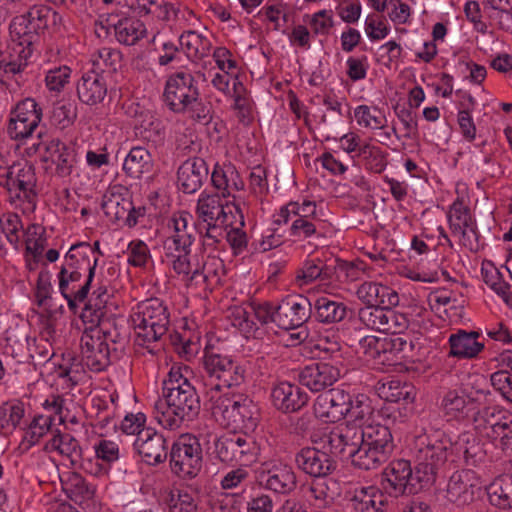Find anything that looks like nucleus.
<instances>
[{
  "label": "nucleus",
  "instance_id": "1",
  "mask_svg": "<svg viewBox=\"0 0 512 512\" xmlns=\"http://www.w3.org/2000/svg\"><path fill=\"white\" fill-rule=\"evenodd\" d=\"M452 448L450 438L441 430L415 437L412 453L415 471L408 460L392 461L383 472V489L391 496L415 494L424 485L432 484L448 459Z\"/></svg>",
  "mask_w": 512,
  "mask_h": 512
},
{
  "label": "nucleus",
  "instance_id": "2",
  "mask_svg": "<svg viewBox=\"0 0 512 512\" xmlns=\"http://www.w3.org/2000/svg\"><path fill=\"white\" fill-rule=\"evenodd\" d=\"M187 366H172L163 382L162 398L155 403V418L169 430L187 426L200 412V398L187 378Z\"/></svg>",
  "mask_w": 512,
  "mask_h": 512
},
{
  "label": "nucleus",
  "instance_id": "3",
  "mask_svg": "<svg viewBox=\"0 0 512 512\" xmlns=\"http://www.w3.org/2000/svg\"><path fill=\"white\" fill-rule=\"evenodd\" d=\"M97 262L94 249L87 242L72 245L65 254L57 277L59 291L71 311L76 312L78 304L86 300Z\"/></svg>",
  "mask_w": 512,
  "mask_h": 512
},
{
  "label": "nucleus",
  "instance_id": "4",
  "mask_svg": "<svg viewBox=\"0 0 512 512\" xmlns=\"http://www.w3.org/2000/svg\"><path fill=\"white\" fill-rule=\"evenodd\" d=\"M163 99L174 113L187 114L204 125L212 120L211 104L200 98L197 82L190 73L181 71L170 75L166 80Z\"/></svg>",
  "mask_w": 512,
  "mask_h": 512
},
{
  "label": "nucleus",
  "instance_id": "5",
  "mask_svg": "<svg viewBox=\"0 0 512 512\" xmlns=\"http://www.w3.org/2000/svg\"><path fill=\"white\" fill-rule=\"evenodd\" d=\"M132 321L138 345L145 346L148 353L155 354L156 346L151 344L159 342L168 331V308L158 298L147 299L137 306Z\"/></svg>",
  "mask_w": 512,
  "mask_h": 512
},
{
  "label": "nucleus",
  "instance_id": "6",
  "mask_svg": "<svg viewBox=\"0 0 512 512\" xmlns=\"http://www.w3.org/2000/svg\"><path fill=\"white\" fill-rule=\"evenodd\" d=\"M195 238L167 237L163 241V249L166 258L171 262L175 273L182 276L186 285H201L209 281L206 272L207 263L203 262L198 254H193L191 247Z\"/></svg>",
  "mask_w": 512,
  "mask_h": 512
},
{
  "label": "nucleus",
  "instance_id": "7",
  "mask_svg": "<svg viewBox=\"0 0 512 512\" xmlns=\"http://www.w3.org/2000/svg\"><path fill=\"white\" fill-rule=\"evenodd\" d=\"M365 355L374 361L375 365L392 367L401 364L412 357L414 343L408 335H393L388 337L366 336L361 342Z\"/></svg>",
  "mask_w": 512,
  "mask_h": 512
},
{
  "label": "nucleus",
  "instance_id": "8",
  "mask_svg": "<svg viewBox=\"0 0 512 512\" xmlns=\"http://www.w3.org/2000/svg\"><path fill=\"white\" fill-rule=\"evenodd\" d=\"M120 333L114 327L113 331H102L101 328L84 330L80 338L81 357L84 364L92 371L100 372L111 363V353L117 348Z\"/></svg>",
  "mask_w": 512,
  "mask_h": 512
},
{
  "label": "nucleus",
  "instance_id": "9",
  "mask_svg": "<svg viewBox=\"0 0 512 512\" xmlns=\"http://www.w3.org/2000/svg\"><path fill=\"white\" fill-rule=\"evenodd\" d=\"M212 414L221 417L226 425L253 431L259 422V409L249 397L244 395H221L211 406Z\"/></svg>",
  "mask_w": 512,
  "mask_h": 512
},
{
  "label": "nucleus",
  "instance_id": "10",
  "mask_svg": "<svg viewBox=\"0 0 512 512\" xmlns=\"http://www.w3.org/2000/svg\"><path fill=\"white\" fill-rule=\"evenodd\" d=\"M12 50L19 61L12 60L4 63L6 73L16 74L26 66L27 59L32 55L34 45L39 42L41 32L35 28L24 14L12 19L9 26Z\"/></svg>",
  "mask_w": 512,
  "mask_h": 512
},
{
  "label": "nucleus",
  "instance_id": "11",
  "mask_svg": "<svg viewBox=\"0 0 512 512\" xmlns=\"http://www.w3.org/2000/svg\"><path fill=\"white\" fill-rule=\"evenodd\" d=\"M170 467L173 473L182 478L195 477L202 467V448L198 439L182 435L172 445Z\"/></svg>",
  "mask_w": 512,
  "mask_h": 512
},
{
  "label": "nucleus",
  "instance_id": "12",
  "mask_svg": "<svg viewBox=\"0 0 512 512\" xmlns=\"http://www.w3.org/2000/svg\"><path fill=\"white\" fill-rule=\"evenodd\" d=\"M42 119V109L32 98L19 101L11 110L6 133L12 140H23L32 135Z\"/></svg>",
  "mask_w": 512,
  "mask_h": 512
},
{
  "label": "nucleus",
  "instance_id": "13",
  "mask_svg": "<svg viewBox=\"0 0 512 512\" xmlns=\"http://www.w3.org/2000/svg\"><path fill=\"white\" fill-rule=\"evenodd\" d=\"M7 183L4 188L7 191L11 203H27L35 206L36 199V174L35 169L28 163H13Z\"/></svg>",
  "mask_w": 512,
  "mask_h": 512
},
{
  "label": "nucleus",
  "instance_id": "14",
  "mask_svg": "<svg viewBox=\"0 0 512 512\" xmlns=\"http://www.w3.org/2000/svg\"><path fill=\"white\" fill-rule=\"evenodd\" d=\"M312 315V303L303 295H289L276 306L274 323L281 329L301 327Z\"/></svg>",
  "mask_w": 512,
  "mask_h": 512
},
{
  "label": "nucleus",
  "instance_id": "15",
  "mask_svg": "<svg viewBox=\"0 0 512 512\" xmlns=\"http://www.w3.org/2000/svg\"><path fill=\"white\" fill-rule=\"evenodd\" d=\"M350 394L342 389H330L320 394L313 405L314 414L326 423H335L347 416Z\"/></svg>",
  "mask_w": 512,
  "mask_h": 512
},
{
  "label": "nucleus",
  "instance_id": "16",
  "mask_svg": "<svg viewBox=\"0 0 512 512\" xmlns=\"http://www.w3.org/2000/svg\"><path fill=\"white\" fill-rule=\"evenodd\" d=\"M299 382L312 392H320L332 386L340 378V368L330 362H318L301 369Z\"/></svg>",
  "mask_w": 512,
  "mask_h": 512
},
{
  "label": "nucleus",
  "instance_id": "17",
  "mask_svg": "<svg viewBox=\"0 0 512 512\" xmlns=\"http://www.w3.org/2000/svg\"><path fill=\"white\" fill-rule=\"evenodd\" d=\"M509 422L506 411L496 405L485 406L473 415L474 429L490 441H496Z\"/></svg>",
  "mask_w": 512,
  "mask_h": 512
},
{
  "label": "nucleus",
  "instance_id": "18",
  "mask_svg": "<svg viewBox=\"0 0 512 512\" xmlns=\"http://www.w3.org/2000/svg\"><path fill=\"white\" fill-rule=\"evenodd\" d=\"M297 467L314 478H326L335 469V462L326 452L315 447H304L295 455Z\"/></svg>",
  "mask_w": 512,
  "mask_h": 512
},
{
  "label": "nucleus",
  "instance_id": "19",
  "mask_svg": "<svg viewBox=\"0 0 512 512\" xmlns=\"http://www.w3.org/2000/svg\"><path fill=\"white\" fill-rule=\"evenodd\" d=\"M133 445L142 460L149 465L162 463L167 458L166 439L153 428L147 427L139 433Z\"/></svg>",
  "mask_w": 512,
  "mask_h": 512
},
{
  "label": "nucleus",
  "instance_id": "20",
  "mask_svg": "<svg viewBox=\"0 0 512 512\" xmlns=\"http://www.w3.org/2000/svg\"><path fill=\"white\" fill-rule=\"evenodd\" d=\"M209 170L204 159L188 158L177 170V183L186 194L197 192L208 179Z\"/></svg>",
  "mask_w": 512,
  "mask_h": 512
},
{
  "label": "nucleus",
  "instance_id": "21",
  "mask_svg": "<svg viewBox=\"0 0 512 512\" xmlns=\"http://www.w3.org/2000/svg\"><path fill=\"white\" fill-rule=\"evenodd\" d=\"M361 429L357 423H345L335 427L327 435V443L331 452L338 455L351 457L361 441Z\"/></svg>",
  "mask_w": 512,
  "mask_h": 512
},
{
  "label": "nucleus",
  "instance_id": "22",
  "mask_svg": "<svg viewBox=\"0 0 512 512\" xmlns=\"http://www.w3.org/2000/svg\"><path fill=\"white\" fill-rule=\"evenodd\" d=\"M271 398L274 407L284 413L299 411L308 402V395L299 386L289 382L276 384L272 388Z\"/></svg>",
  "mask_w": 512,
  "mask_h": 512
},
{
  "label": "nucleus",
  "instance_id": "23",
  "mask_svg": "<svg viewBox=\"0 0 512 512\" xmlns=\"http://www.w3.org/2000/svg\"><path fill=\"white\" fill-rule=\"evenodd\" d=\"M260 483L275 493L288 494L296 488L297 480L290 466L277 464L260 472Z\"/></svg>",
  "mask_w": 512,
  "mask_h": 512
},
{
  "label": "nucleus",
  "instance_id": "24",
  "mask_svg": "<svg viewBox=\"0 0 512 512\" xmlns=\"http://www.w3.org/2000/svg\"><path fill=\"white\" fill-rule=\"evenodd\" d=\"M211 182L218 191L216 194L223 198L232 197L234 200H236L235 192L244 188L239 172L231 164L223 166L217 164L212 171Z\"/></svg>",
  "mask_w": 512,
  "mask_h": 512
},
{
  "label": "nucleus",
  "instance_id": "25",
  "mask_svg": "<svg viewBox=\"0 0 512 512\" xmlns=\"http://www.w3.org/2000/svg\"><path fill=\"white\" fill-rule=\"evenodd\" d=\"M102 209L105 215L113 222L125 220L129 227L136 225V209L129 197L111 192L103 197Z\"/></svg>",
  "mask_w": 512,
  "mask_h": 512
},
{
  "label": "nucleus",
  "instance_id": "26",
  "mask_svg": "<svg viewBox=\"0 0 512 512\" xmlns=\"http://www.w3.org/2000/svg\"><path fill=\"white\" fill-rule=\"evenodd\" d=\"M78 99L86 105L101 103L107 95V82L104 75L88 71L77 83Z\"/></svg>",
  "mask_w": 512,
  "mask_h": 512
},
{
  "label": "nucleus",
  "instance_id": "27",
  "mask_svg": "<svg viewBox=\"0 0 512 512\" xmlns=\"http://www.w3.org/2000/svg\"><path fill=\"white\" fill-rule=\"evenodd\" d=\"M42 160L51 161L59 177L69 176L76 162L74 151L58 139H53L45 145Z\"/></svg>",
  "mask_w": 512,
  "mask_h": 512
},
{
  "label": "nucleus",
  "instance_id": "28",
  "mask_svg": "<svg viewBox=\"0 0 512 512\" xmlns=\"http://www.w3.org/2000/svg\"><path fill=\"white\" fill-rule=\"evenodd\" d=\"M227 213L225 203L221 201L219 194L202 192L196 205V215L205 223H216V225L227 224Z\"/></svg>",
  "mask_w": 512,
  "mask_h": 512
},
{
  "label": "nucleus",
  "instance_id": "29",
  "mask_svg": "<svg viewBox=\"0 0 512 512\" xmlns=\"http://www.w3.org/2000/svg\"><path fill=\"white\" fill-rule=\"evenodd\" d=\"M349 503L354 512H381L386 498L375 486L359 487L352 492Z\"/></svg>",
  "mask_w": 512,
  "mask_h": 512
},
{
  "label": "nucleus",
  "instance_id": "30",
  "mask_svg": "<svg viewBox=\"0 0 512 512\" xmlns=\"http://www.w3.org/2000/svg\"><path fill=\"white\" fill-rule=\"evenodd\" d=\"M312 311L317 322L331 325L343 321L347 316L348 308L343 302L324 295L315 300Z\"/></svg>",
  "mask_w": 512,
  "mask_h": 512
},
{
  "label": "nucleus",
  "instance_id": "31",
  "mask_svg": "<svg viewBox=\"0 0 512 512\" xmlns=\"http://www.w3.org/2000/svg\"><path fill=\"white\" fill-rule=\"evenodd\" d=\"M478 337V332H466L464 330H459L457 333L450 335L449 355L465 359L476 357L484 349V344L477 341Z\"/></svg>",
  "mask_w": 512,
  "mask_h": 512
},
{
  "label": "nucleus",
  "instance_id": "32",
  "mask_svg": "<svg viewBox=\"0 0 512 512\" xmlns=\"http://www.w3.org/2000/svg\"><path fill=\"white\" fill-rule=\"evenodd\" d=\"M361 433V441L363 443H367V445L391 456L395 445L389 427L377 422H371V424L362 425Z\"/></svg>",
  "mask_w": 512,
  "mask_h": 512
},
{
  "label": "nucleus",
  "instance_id": "33",
  "mask_svg": "<svg viewBox=\"0 0 512 512\" xmlns=\"http://www.w3.org/2000/svg\"><path fill=\"white\" fill-rule=\"evenodd\" d=\"M353 452L354 454L350 457L352 465L363 471L376 470L390 458L388 454L363 442Z\"/></svg>",
  "mask_w": 512,
  "mask_h": 512
},
{
  "label": "nucleus",
  "instance_id": "34",
  "mask_svg": "<svg viewBox=\"0 0 512 512\" xmlns=\"http://www.w3.org/2000/svg\"><path fill=\"white\" fill-rule=\"evenodd\" d=\"M153 168V159L150 152L141 146L133 147L125 157L123 170L132 178H140L150 173Z\"/></svg>",
  "mask_w": 512,
  "mask_h": 512
},
{
  "label": "nucleus",
  "instance_id": "35",
  "mask_svg": "<svg viewBox=\"0 0 512 512\" xmlns=\"http://www.w3.org/2000/svg\"><path fill=\"white\" fill-rule=\"evenodd\" d=\"M179 43L186 56L192 61L206 57L212 47L210 40L192 30L183 32L179 37Z\"/></svg>",
  "mask_w": 512,
  "mask_h": 512
},
{
  "label": "nucleus",
  "instance_id": "36",
  "mask_svg": "<svg viewBox=\"0 0 512 512\" xmlns=\"http://www.w3.org/2000/svg\"><path fill=\"white\" fill-rule=\"evenodd\" d=\"M90 62L93 73H115L122 66V54L111 47H102L91 54Z\"/></svg>",
  "mask_w": 512,
  "mask_h": 512
},
{
  "label": "nucleus",
  "instance_id": "37",
  "mask_svg": "<svg viewBox=\"0 0 512 512\" xmlns=\"http://www.w3.org/2000/svg\"><path fill=\"white\" fill-rule=\"evenodd\" d=\"M489 502L500 509H512V474L495 479L487 489Z\"/></svg>",
  "mask_w": 512,
  "mask_h": 512
},
{
  "label": "nucleus",
  "instance_id": "38",
  "mask_svg": "<svg viewBox=\"0 0 512 512\" xmlns=\"http://www.w3.org/2000/svg\"><path fill=\"white\" fill-rule=\"evenodd\" d=\"M47 448L58 451L61 455L67 457L72 466L80 465L82 458V449L77 439L72 435L65 433L55 434L47 443Z\"/></svg>",
  "mask_w": 512,
  "mask_h": 512
},
{
  "label": "nucleus",
  "instance_id": "39",
  "mask_svg": "<svg viewBox=\"0 0 512 512\" xmlns=\"http://www.w3.org/2000/svg\"><path fill=\"white\" fill-rule=\"evenodd\" d=\"M136 10L140 16L152 15L161 21L177 18L179 9L165 0H136Z\"/></svg>",
  "mask_w": 512,
  "mask_h": 512
},
{
  "label": "nucleus",
  "instance_id": "40",
  "mask_svg": "<svg viewBox=\"0 0 512 512\" xmlns=\"http://www.w3.org/2000/svg\"><path fill=\"white\" fill-rule=\"evenodd\" d=\"M413 386L399 380H390L380 383L377 387V393L380 398L387 402L399 403L401 401L409 403L414 399Z\"/></svg>",
  "mask_w": 512,
  "mask_h": 512
},
{
  "label": "nucleus",
  "instance_id": "41",
  "mask_svg": "<svg viewBox=\"0 0 512 512\" xmlns=\"http://www.w3.org/2000/svg\"><path fill=\"white\" fill-rule=\"evenodd\" d=\"M80 318L85 325L84 330H94L101 328L102 331H113V328L116 327L115 323L111 321L110 313H107L106 310L94 306L89 301L82 309Z\"/></svg>",
  "mask_w": 512,
  "mask_h": 512
},
{
  "label": "nucleus",
  "instance_id": "42",
  "mask_svg": "<svg viewBox=\"0 0 512 512\" xmlns=\"http://www.w3.org/2000/svg\"><path fill=\"white\" fill-rule=\"evenodd\" d=\"M474 400L456 390L448 391L443 398L442 406L445 413L456 419H464L474 408Z\"/></svg>",
  "mask_w": 512,
  "mask_h": 512
},
{
  "label": "nucleus",
  "instance_id": "43",
  "mask_svg": "<svg viewBox=\"0 0 512 512\" xmlns=\"http://www.w3.org/2000/svg\"><path fill=\"white\" fill-rule=\"evenodd\" d=\"M331 275L332 269L324 265L320 259L306 260L303 266L297 270L295 282L302 287L317 279L328 280L331 278Z\"/></svg>",
  "mask_w": 512,
  "mask_h": 512
},
{
  "label": "nucleus",
  "instance_id": "44",
  "mask_svg": "<svg viewBox=\"0 0 512 512\" xmlns=\"http://www.w3.org/2000/svg\"><path fill=\"white\" fill-rule=\"evenodd\" d=\"M116 39L124 45H134L146 33L145 25L137 19L124 18L114 25Z\"/></svg>",
  "mask_w": 512,
  "mask_h": 512
},
{
  "label": "nucleus",
  "instance_id": "45",
  "mask_svg": "<svg viewBox=\"0 0 512 512\" xmlns=\"http://www.w3.org/2000/svg\"><path fill=\"white\" fill-rule=\"evenodd\" d=\"M24 15L41 33L51 26L59 25L62 21V17L57 11L44 4L33 5Z\"/></svg>",
  "mask_w": 512,
  "mask_h": 512
},
{
  "label": "nucleus",
  "instance_id": "46",
  "mask_svg": "<svg viewBox=\"0 0 512 512\" xmlns=\"http://www.w3.org/2000/svg\"><path fill=\"white\" fill-rule=\"evenodd\" d=\"M232 359L221 354L206 352L203 357L204 383L207 387H211L216 383L226 370Z\"/></svg>",
  "mask_w": 512,
  "mask_h": 512
},
{
  "label": "nucleus",
  "instance_id": "47",
  "mask_svg": "<svg viewBox=\"0 0 512 512\" xmlns=\"http://www.w3.org/2000/svg\"><path fill=\"white\" fill-rule=\"evenodd\" d=\"M291 216H294L295 219L317 220L316 203L310 200H304L301 204L298 202H290L285 207L281 208L275 223L286 224L291 219Z\"/></svg>",
  "mask_w": 512,
  "mask_h": 512
},
{
  "label": "nucleus",
  "instance_id": "48",
  "mask_svg": "<svg viewBox=\"0 0 512 512\" xmlns=\"http://www.w3.org/2000/svg\"><path fill=\"white\" fill-rule=\"evenodd\" d=\"M78 116L77 104L72 101H58L53 105L50 122L53 126L64 130L71 127Z\"/></svg>",
  "mask_w": 512,
  "mask_h": 512
},
{
  "label": "nucleus",
  "instance_id": "49",
  "mask_svg": "<svg viewBox=\"0 0 512 512\" xmlns=\"http://www.w3.org/2000/svg\"><path fill=\"white\" fill-rule=\"evenodd\" d=\"M347 406L349 408L347 416H349L351 420L346 423H357L359 426H362L364 424H371V422H374L371 419L373 408L370 405L368 397L365 395H350V401H348Z\"/></svg>",
  "mask_w": 512,
  "mask_h": 512
},
{
  "label": "nucleus",
  "instance_id": "50",
  "mask_svg": "<svg viewBox=\"0 0 512 512\" xmlns=\"http://www.w3.org/2000/svg\"><path fill=\"white\" fill-rule=\"evenodd\" d=\"M455 448L459 454L463 455L467 465L475 466L484 457V451L479 440L469 433L462 434L459 437Z\"/></svg>",
  "mask_w": 512,
  "mask_h": 512
},
{
  "label": "nucleus",
  "instance_id": "51",
  "mask_svg": "<svg viewBox=\"0 0 512 512\" xmlns=\"http://www.w3.org/2000/svg\"><path fill=\"white\" fill-rule=\"evenodd\" d=\"M64 485L68 496L76 503L92 499L95 493L94 487L76 472L69 473Z\"/></svg>",
  "mask_w": 512,
  "mask_h": 512
},
{
  "label": "nucleus",
  "instance_id": "52",
  "mask_svg": "<svg viewBox=\"0 0 512 512\" xmlns=\"http://www.w3.org/2000/svg\"><path fill=\"white\" fill-rule=\"evenodd\" d=\"M237 434H226L216 439L214 452L223 463H240L239 444Z\"/></svg>",
  "mask_w": 512,
  "mask_h": 512
},
{
  "label": "nucleus",
  "instance_id": "53",
  "mask_svg": "<svg viewBox=\"0 0 512 512\" xmlns=\"http://www.w3.org/2000/svg\"><path fill=\"white\" fill-rule=\"evenodd\" d=\"M143 119L137 120L134 126L135 135L153 145H156L163 139V133L161 132L160 122L155 120L152 115L141 116Z\"/></svg>",
  "mask_w": 512,
  "mask_h": 512
},
{
  "label": "nucleus",
  "instance_id": "54",
  "mask_svg": "<svg viewBox=\"0 0 512 512\" xmlns=\"http://www.w3.org/2000/svg\"><path fill=\"white\" fill-rule=\"evenodd\" d=\"M245 381V369L235 361L231 360L226 370L222 373L220 378H217L216 383L211 387V391H221L222 389H229L238 387Z\"/></svg>",
  "mask_w": 512,
  "mask_h": 512
},
{
  "label": "nucleus",
  "instance_id": "55",
  "mask_svg": "<svg viewBox=\"0 0 512 512\" xmlns=\"http://www.w3.org/2000/svg\"><path fill=\"white\" fill-rule=\"evenodd\" d=\"M1 233H3L7 241L14 247L19 249L20 231L23 228L21 218L13 212L4 213L0 217Z\"/></svg>",
  "mask_w": 512,
  "mask_h": 512
},
{
  "label": "nucleus",
  "instance_id": "56",
  "mask_svg": "<svg viewBox=\"0 0 512 512\" xmlns=\"http://www.w3.org/2000/svg\"><path fill=\"white\" fill-rule=\"evenodd\" d=\"M237 443L239 444L240 464L243 466L251 465L258 460L260 446L253 436L237 434Z\"/></svg>",
  "mask_w": 512,
  "mask_h": 512
},
{
  "label": "nucleus",
  "instance_id": "57",
  "mask_svg": "<svg viewBox=\"0 0 512 512\" xmlns=\"http://www.w3.org/2000/svg\"><path fill=\"white\" fill-rule=\"evenodd\" d=\"M448 220L453 233L469 227L474 222L470 209L459 199L451 205L448 212Z\"/></svg>",
  "mask_w": 512,
  "mask_h": 512
},
{
  "label": "nucleus",
  "instance_id": "58",
  "mask_svg": "<svg viewBox=\"0 0 512 512\" xmlns=\"http://www.w3.org/2000/svg\"><path fill=\"white\" fill-rule=\"evenodd\" d=\"M322 221L320 219H294L290 227V235L302 239H310L312 237H323L320 231Z\"/></svg>",
  "mask_w": 512,
  "mask_h": 512
},
{
  "label": "nucleus",
  "instance_id": "59",
  "mask_svg": "<svg viewBox=\"0 0 512 512\" xmlns=\"http://www.w3.org/2000/svg\"><path fill=\"white\" fill-rule=\"evenodd\" d=\"M388 308L365 306L359 309V320L368 328L382 332Z\"/></svg>",
  "mask_w": 512,
  "mask_h": 512
},
{
  "label": "nucleus",
  "instance_id": "60",
  "mask_svg": "<svg viewBox=\"0 0 512 512\" xmlns=\"http://www.w3.org/2000/svg\"><path fill=\"white\" fill-rule=\"evenodd\" d=\"M354 116L360 126L370 128H383L385 117L381 110L377 107H369L367 105H360L354 111Z\"/></svg>",
  "mask_w": 512,
  "mask_h": 512
},
{
  "label": "nucleus",
  "instance_id": "61",
  "mask_svg": "<svg viewBox=\"0 0 512 512\" xmlns=\"http://www.w3.org/2000/svg\"><path fill=\"white\" fill-rule=\"evenodd\" d=\"M358 154L366 161L367 167L374 172L380 173L385 169L386 156L379 147L365 144L359 148Z\"/></svg>",
  "mask_w": 512,
  "mask_h": 512
},
{
  "label": "nucleus",
  "instance_id": "62",
  "mask_svg": "<svg viewBox=\"0 0 512 512\" xmlns=\"http://www.w3.org/2000/svg\"><path fill=\"white\" fill-rule=\"evenodd\" d=\"M315 348L322 353L320 355L322 362H330L336 365L342 364L341 345L337 340L330 339L329 337L320 338Z\"/></svg>",
  "mask_w": 512,
  "mask_h": 512
},
{
  "label": "nucleus",
  "instance_id": "63",
  "mask_svg": "<svg viewBox=\"0 0 512 512\" xmlns=\"http://www.w3.org/2000/svg\"><path fill=\"white\" fill-rule=\"evenodd\" d=\"M384 328L382 332L393 335H403L408 328L409 321L405 314L389 308L385 317Z\"/></svg>",
  "mask_w": 512,
  "mask_h": 512
},
{
  "label": "nucleus",
  "instance_id": "64",
  "mask_svg": "<svg viewBox=\"0 0 512 512\" xmlns=\"http://www.w3.org/2000/svg\"><path fill=\"white\" fill-rule=\"evenodd\" d=\"M39 230H41V227L33 224L27 228L25 233L26 252L34 258H37L42 254L46 243V240L42 238Z\"/></svg>",
  "mask_w": 512,
  "mask_h": 512
}]
</instances>
